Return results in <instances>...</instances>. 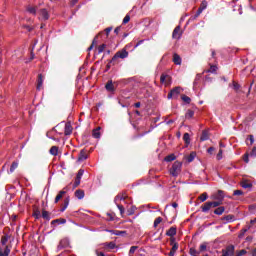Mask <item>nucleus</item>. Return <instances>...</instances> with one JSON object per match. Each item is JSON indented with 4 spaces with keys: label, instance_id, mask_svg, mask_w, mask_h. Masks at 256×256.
Wrapping results in <instances>:
<instances>
[{
    "label": "nucleus",
    "instance_id": "6e6552de",
    "mask_svg": "<svg viewBox=\"0 0 256 256\" xmlns=\"http://www.w3.org/2000/svg\"><path fill=\"white\" fill-rule=\"evenodd\" d=\"M106 91L113 93L115 91V86L113 85V80H109L105 85Z\"/></svg>",
    "mask_w": 256,
    "mask_h": 256
},
{
    "label": "nucleus",
    "instance_id": "603ef678",
    "mask_svg": "<svg viewBox=\"0 0 256 256\" xmlns=\"http://www.w3.org/2000/svg\"><path fill=\"white\" fill-rule=\"evenodd\" d=\"M224 221H228L229 223H231V221H233V216L228 215V216L224 217Z\"/></svg>",
    "mask_w": 256,
    "mask_h": 256
},
{
    "label": "nucleus",
    "instance_id": "6ab92c4d",
    "mask_svg": "<svg viewBox=\"0 0 256 256\" xmlns=\"http://www.w3.org/2000/svg\"><path fill=\"white\" fill-rule=\"evenodd\" d=\"M173 63L175 65H181V63H182L181 56H179L178 54H174L173 55Z\"/></svg>",
    "mask_w": 256,
    "mask_h": 256
},
{
    "label": "nucleus",
    "instance_id": "aec40b11",
    "mask_svg": "<svg viewBox=\"0 0 256 256\" xmlns=\"http://www.w3.org/2000/svg\"><path fill=\"white\" fill-rule=\"evenodd\" d=\"M50 154L54 155V157H57V155L59 154V148L57 146H52L50 148Z\"/></svg>",
    "mask_w": 256,
    "mask_h": 256
},
{
    "label": "nucleus",
    "instance_id": "37998d69",
    "mask_svg": "<svg viewBox=\"0 0 256 256\" xmlns=\"http://www.w3.org/2000/svg\"><path fill=\"white\" fill-rule=\"evenodd\" d=\"M105 44H102L98 47V54L101 55V53H103V51H105Z\"/></svg>",
    "mask_w": 256,
    "mask_h": 256
},
{
    "label": "nucleus",
    "instance_id": "338daca9",
    "mask_svg": "<svg viewBox=\"0 0 256 256\" xmlns=\"http://www.w3.org/2000/svg\"><path fill=\"white\" fill-rule=\"evenodd\" d=\"M176 253H177V252H175V251H173V250H170L168 256H175Z\"/></svg>",
    "mask_w": 256,
    "mask_h": 256
},
{
    "label": "nucleus",
    "instance_id": "8fccbe9b",
    "mask_svg": "<svg viewBox=\"0 0 256 256\" xmlns=\"http://www.w3.org/2000/svg\"><path fill=\"white\" fill-rule=\"evenodd\" d=\"M114 235L116 236L125 235V231L115 230Z\"/></svg>",
    "mask_w": 256,
    "mask_h": 256
},
{
    "label": "nucleus",
    "instance_id": "774afa93",
    "mask_svg": "<svg viewBox=\"0 0 256 256\" xmlns=\"http://www.w3.org/2000/svg\"><path fill=\"white\" fill-rule=\"evenodd\" d=\"M96 255H97V256H105V253L96 251Z\"/></svg>",
    "mask_w": 256,
    "mask_h": 256
},
{
    "label": "nucleus",
    "instance_id": "1a4fd4ad",
    "mask_svg": "<svg viewBox=\"0 0 256 256\" xmlns=\"http://www.w3.org/2000/svg\"><path fill=\"white\" fill-rule=\"evenodd\" d=\"M211 209H212L211 202H206L204 203V205L201 206L202 213H209Z\"/></svg>",
    "mask_w": 256,
    "mask_h": 256
},
{
    "label": "nucleus",
    "instance_id": "c03bdc74",
    "mask_svg": "<svg viewBox=\"0 0 256 256\" xmlns=\"http://www.w3.org/2000/svg\"><path fill=\"white\" fill-rule=\"evenodd\" d=\"M216 72H217V66L215 65L210 66L208 73H216Z\"/></svg>",
    "mask_w": 256,
    "mask_h": 256
},
{
    "label": "nucleus",
    "instance_id": "c85d7f7f",
    "mask_svg": "<svg viewBox=\"0 0 256 256\" xmlns=\"http://www.w3.org/2000/svg\"><path fill=\"white\" fill-rule=\"evenodd\" d=\"M42 217L43 219H46V221H49L51 219V216L49 215V212L46 210L42 211Z\"/></svg>",
    "mask_w": 256,
    "mask_h": 256
},
{
    "label": "nucleus",
    "instance_id": "f03ea898",
    "mask_svg": "<svg viewBox=\"0 0 256 256\" xmlns=\"http://www.w3.org/2000/svg\"><path fill=\"white\" fill-rule=\"evenodd\" d=\"M126 197L125 196H121V195H117L114 199V203H116L117 208L120 211V215H123V213H125V208L123 207V205L119 204V201H125Z\"/></svg>",
    "mask_w": 256,
    "mask_h": 256
},
{
    "label": "nucleus",
    "instance_id": "4d7b16f0",
    "mask_svg": "<svg viewBox=\"0 0 256 256\" xmlns=\"http://www.w3.org/2000/svg\"><path fill=\"white\" fill-rule=\"evenodd\" d=\"M69 201H70L69 197L64 199V207H66V208L69 207Z\"/></svg>",
    "mask_w": 256,
    "mask_h": 256
},
{
    "label": "nucleus",
    "instance_id": "4be33fe9",
    "mask_svg": "<svg viewBox=\"0 0 256 256\" xmlns=\"http://www.w3.org/2000/svg\"><path fill=\"white\" fill-rule=\"evenodd\" d=\"M200 141H209V132L203 131L200 137Z\"/></svg>",
    "mask_w": 256,
    "mask_h": 256
},
{
    "label": "nucleus",
    "instance_id": "2f4dec72",
    "mask_svg": "<svg viewBox=\"0 0 256 256\" xmlns=\"http://www.w3.org/2000/svg\"><path fill=\"white\" fill-rule=\"evenodd\" d=\"M189 253L191 256H199L200 252L197 251L195 248H190Z\"/></svg>",
    "mask_w": 256,
    "mask_h": 256
},
{
    "label": "nucleus",
    "instance_id": "c756f323",
    "mask_svg": "<svg viewBox=\"0 0 256 256\" xmlns=\"http://www.w3.org/2000/svg\"><path fill=\"white\" fill-rule=\"evenodd\" d=\"M175 159H176V157H175L174 154H170V155H168V156L165 157V161H166L167 163H169V162H171V161H175Z\"/></svg>",
    "mask_w": 256,
    "mask_h": 256
},
{
    "label": "nucleus",
    "instance_id": "a211bd4d",
    "mask_svg": "<svg viewBox=\"0 0 256 256\" xmlns=\"http://www.w3.org/2000/svg\"><path fill=\"white\" fill-rule=\"evenodd\" d=\"M69 240L68 239H62L58 245V249H64V247H68Z\"/></svg>",
    "mask_w": 256,
    "mask_h": 256
},
{
    "label": "nucleus",
    "instance_id": "09e8293b",
    "mask_svg": "<svg viewBox=\"0 0 256 256\" xmlns=\"http://www.w3.org/2000/svg\"><path fill=\"white\" fill-rule=\"evenodd\" d=\"M217 159H218V161H221V159H223V150H219V152L217 154Z\"/></svg>",
    "mask_w": 256,
    "mask_h": 256
},
{
    "label": "nucleus",
    "instance_id": "a878e982",
    "mask_svg": "<svg viewBox=\"0 0 256 256\" xmlns=\"http://www.w3.org/2000/svg\"><path fill=\"white\" fill-rule=\"evenodd\" d=\"M171 77H169V75L166 74H162L160 77V81L161 83H167L168 81H170Z\"/></svg>",
    "mask_w": 256,
    "mask_h": 256
},
{
    "label": "nucleus",
    "instance_id": "f8f14e48",
    "mask_svg": "<svg viewBox=\"0 0 256 256\" xmlns=\"http://www.w3.org/2000/svg\"><path fill=\"white\" fill-rule=\"evenodd\" d=\"M27 12L30 13L31 15H37V13H39V9L35 6H28Z\"/></svg>",
    "mask_w": 256,
    "mask_h": 256
},
{
    "label": "nucleus",
    "instance_id": "5701e85b",
    "mask_svg": "<svg viewBox=\"0 0 256 256\" xmlns=\"http://www.w3.org/2000/svg\"><path fill=\"white\" fill-rule=\"evenodd\" d=\"M9 239H11V236H9L8 234H5L4 236H2L1 238L2 245H7Z\"/></svg>",
    "mask_w": 256,
    "mask_h": 256
},
{
    "label": "nucleus",
    "instance_id": "6e6d98bb",
    "mask_svg": "<svg viewBox=\"0 0 256 256\" xmlns=\"http://www.w3.org/2000/svg\"><path fill=\"white\" fill-rule=\"evenodd\" d=\"M243 160L245 163H249V154H244Z\"/></svg>",
    "mask_w": 256,
    "mask_h": 256
},
{
    "label": "nucleus",
    "instance_id": "e2e57ef3",
    "mask_svg": "<svg viewBox=\"0 0 256 256\" xmlns=\"http://www.w3.org/2000/svg\"><path fill=\"white\" fill-rule=\"evenodd\" d=\"M214 151H215V148L210 147V148H208L207 153H209L211 155Z\"/></svg>",
    "mask_w": 256,
    "mask_h": 256
},
{
    "label": "nucleus",
    "instance_id": "0e129e2a",
    "mask_svg": "<svg viewBox=\"0 0 256 256\" xmlns=\"http://www.w3.org/2000/svg\"><path fill=\"white\" fill-rule=\"evenodd\" d=\"M199 79H201V74H197V75H196V78H195L194 84H196V83H197V81H199Z\"/></svg>",
    "mask_w": 256,
    "mask_h": 256
},
{
    "label": "nucleus",
    "instance_id": "7ed1b4c3",
    "mask_svg": "<svg viewBox=\"0 0 256 256\" xmlns=\"http://www.w3.org/2000/svg\"><path fill=\"white\" fill-rule=\"evenodd\" d=\"M181 94V87L173 88L170 93L168 94V99H177Z\"/></svg>",
    "mask_w": 256,
    "mask_h": 256
},
{
    "label": "nucleus",
    "instance_id": "39448f33",
    "mask_svg": "<svg viewBox=\"0 0 256 256\" xmlns=\"http://www.w3.org/2000/svg\"><path fill=\"white\" fill-rule=\"evenodd\" d=\"M39 21H47L49 19V11L47 9H40L38 11Z\"/></svg>",
    "mask_w": 256,
    "mask_h": 256
},
{
    "label": "nucleus",
    "instance_id": "412c9836",
    "mask_svg": "<svg viewBox=\"0 0 256 256\" xmlns=\"http://www.w3.org/2000/svg\"><path fill=\"white\" fill-rule=\"evenodd\" d=\"M75 197H77V199H83V197H85V192L83 190H76Z\"/></svg>",
    "mask_w": 256,
    "mask_h": 256
},
{
    "label": "nucleus",
    "instance_id": "4468645a",
    "mask_svg": "<svg viewBox=\"0 0 256 256\" xmlns=\"http://www.w3.org/2000/svg\"><path fill=\"white\" fill-rule=\"evenodd\" d=\"M170 245L172 246L171 250L177 252V249H179V244L175 241V238L170 239Z\"/></svg>",
    "mask_w": 256,
    "mask_h": 256
},
{
    "label": "nucleus",
    "instance_id": "f3484780",
    "mask_svg": "<svg viewBox=\"0 0 256 256\" xmlns=\"http://www.w3.org/2000/svg\"><path fill=\"white\" fill-rule=\"evenodd\" d=\"M101 128L98 127L96 129L93 130L92 132V137H94V139H100L101 137V132H100Z\"/></svg>",
    "mask_w": 256,
    "mask_h": 256
},
{
    "label": "nucleus",
    "instance_id": "3c124183",
    "mask_svg": "<svg viewBox=\"0 0 256 256\" xmlns=\"http://www.w3.org/2000/svg\"><path fill=\"white\" fill-rule=\"evenodd\" d=\"M135 209H136V207L132 206V207L128 210V215H134Z\"/></svg>",
    "mask_w": 256,
    "mask_h": 256
},
{
    "label": "nucleus",
    "instance_id": "ddd939ff",
    "mask_svg": "<svg viewBox=\"0 0 256 256\" xmlns=\"http://www.w3.org/2000/svg\"><path fill=\"white\" fill-rule=\"evenodd\" d=\"M86 159H87V153L85 152V150H81L78 157V162L83 163V161H85Z\"/></svg>",
    "mask_w": 256,
    "mask_h": 256
},
{
    "label": "nucleus",
    "instance_id": "b1692460",
    "mask_svg": "<svg viewBox=\"0 0 256 256\" xmlns=\"http://www.w3.org/2000/svg\"><path fill=\"white\" fill-rule=\"evenodd\" d=\"M222 213H225V207L220 206L214 210L215 215H221Z\"/></svg>",
    "mask_w": 256,
    "mask_h": 256
},
{
    "label": "nucleus",
    "instance_id": "680f3d73",
    "mask_svg": "<svg viewBox=\"0 0 256 256\" xmlns=\"http://www.w3.org/2000/svg\"><path fill=\"white\" fill-rule=\"evenodd\" d=\"M79 185H81V180L77 179L74 182V187H79Z\"/></svg>",
    "mask_w": 256,
    "mask_h": 256
},
{
    "label": "nucleus",
    "instance_id": "69168bd1",
    "mask_svg": "<svg viewBox=\"0 0 256 256\" xmlns=\"http://www.w3.org/2000/svg\"><path fill=\"white\" fill-rule=\"evenodd\" d=\"M247 253L246 250H241L239 253H238V256H243Z\"/></svg>",
    "mask_w": 256,
    "mask_h": 256
},
{
    "label": "nucleus",
    "instance_id": "864d4df0",
    "mask_svg": "<svg viewBox=\"0 0 256 256\" xmlns=\"http://www.w3.org/2000/svg\"><path fill=\"white\" fill-rule=\"evenodd\" d=\"M200 251H201V252L207 251V244H201V245H200Z\"/></svg>",
    "mask_w": 256,
    "mask_h": 256
},
{
    "label": "nucleus",
    "instance_id": "58836bf2",
    "mask_svg": "<svg viewBox=\"0 0 256 256\" xmlns=\"http://www.w3.org/2000/svg\"><path fill=\"white\" fill-rule=\"evenodd\" d=\"M163 221V218L157 217L154 221V227H158L159 224Z\"/></svg>",
    "mask_w": 256,
    "mask_h": 256
},
{
    "label": "nucleus",
    "instance_id": "a19ab883",
    "mask_svg": "<svg viewBox=\"0 0 256 256\" xmlns=\"http://www.w3.org/2000/svg\"><path fill=\"white\" fill-rule=\"evenodd\" d=\"M129 21H131V16H129V14H127L123 19V25H127V23H129Z\"/></svg>",
    "mask_w": 256,
    "mask_h": 256
},
{
    "label": "nucleus",
    "instance_id": "bf43d9fd",
    "mask_svg": "<svg viewBox=\"0 0 256 256\" xmlns=\"http://www.w3.org/2000/svg\"><path fill=\"white\" fill-rule=\"evenodd\" d=\"M111 31H113V27H108V28H106V29H105L106 35L108 36V35L111 33Z\"/></svg>",
    "mask_w": 256,
    "mask_h": 256
},
{
    "label": "nucleus",
    "instance_id": "c9c22d12",
    "mask_svg": "<svg viewBox=\"0 0 256 256\" xmlns=\"http://www.w3.org/2000/svg\"><path fill=\"white\" fill-rule=\"evenodd\" d=\"M199 199L202 203H205V200L209 199V196L207 195V193H203L199 196Z\"/></svg>",
    "mask_w": 256,
    "mask_h": 256
},
{
    "label": "nucleus",
    "instance_id": "79ce46f5",
    "mask_svg": "<svg viewBox=\"0 0 256 256\" xmlns=\"http://www.w3.org/2000/svg\"><path fill=\"white\" fill-rule=\"evenodd\" d=\"M210 205H211L212 209L215 207H219V205H221V201L210 202Z\"/></svg>",
    "mask_w": 256,
    "mask_h": 256
},
{
    "label": "nucleus",
    "instance_id": "5fc2aeb1",
    "mask_svg": "<svg viewBox=\"0 0 256 256\" xmlns=\"http://www.w3.org/2000/svg\"><path fill=\"white\" fill-rule=\"evenodd\" d=\"M233 195H235V196L243 195V191H241V190H235V191L233 192Z\"/></svg>",
    "mask_w": 256,
    "mask_h": 256
},
{
    "label": "nucleus",
    "instance_id": "423d86ee",
    "mask_svg": "<svg viewBox=\"0 0 256 256\" xmlns=\"http://www.w3.org/2000/svg\"><path fill=\"white\" fill-rule=\"evenodd\" d=\"M183 35V32H181V26H176L175 29L173 30V33H172V38L174 39H181Z\"/></svg>",
    "mask_w": 256,
    "mask_h": 256
},
{
    "label": "nucleus",
    "instance_id": "bb28decb",
    "mask_svg": "<svg viewBox=\"0 0 256 256\" xmlns=\"http://www.w3.org/2000/svg\"><path fill=\"white\" fill-rule=\"evenodd\" d=\"M41 87H43V75L39 74L37 89L40 90Z\"/></svg>",
    "mask_w": 256,
    "mask_h": 256
},
{
    "label": "nucleus",
    "instance_id": "f257e3e1",
    "mask_svg": "<svg viewBox=\"0 0 256 256\" xmlns=\"http://www.w3.org/2000/svg\"><path fill=\"white\" fill-rule=\"evenodd\" d=\"M181 167H183V163L179 161L174 162L170 170L171 175H173V177H177V175L181 173Z\"/></svg>",
    "mask_w": 256,
    "mask_h": 256
},
{
    "label": "nucleus",
    "instance_id": "ea45409f",
    "mask_svg": "<svg viewBox=\"0 0 256 256\" xmlns=\"http://www.w3.org/2000/svg\"><path fill=\"white\" fill-rule=\"evenodd\" d=\"M83 173H85V171L83 169H80L77 173L76 179L81 181V178L83 177Z\"/></svg>",
    "mask_w": 256,
    "mask_h": 256
},
{
    "label": "nucleus",
    "instance_id": "473e14b6",
    "mask_svg": "<svg viewBox=\"0 0 256 256\" xmlns=\"http://www.w3.org/2000/svg\"><path fill=\"white\" fill-rule=\"evenodd\" d=\"M200 11H205L207 9V1H202L200 7L198 8Z\"/></svg>",
    "mask_w": 256,
    "mask_h": 256
},
{
    "label": "nucleus",
    "instance_id": "9d476101",
    "mask_svg": "<svg viewBox=\"0 0 256 256\" xmlns=\"http://www.w3.org/2000/svg\"><path fill=\"white\" fill-rule=\"evenodd\" d=\"M167 237H172L171 239H174L175 235H177V228L176 227H171L169 230L166 232Z\"/></svg>",
    "mask_w": 256,
    "mask_h": 256
},
{
    "label": "nucleus",
    "instance_id": "393cba45",
    "mask_svg": "<svg viewBox=\"0 0 256 256\" xmlns=\"http://www.w3.org/2000/svg\"><path fill=\"white\" fill-rule=\"evenodd\" d=\"M195 157H197V153L191 152L190 155L187 156L188 163H192V161L195 160Z\"/></svg>",
    "mask_w": 256,
    "mask_h": 256
},
{
    "label": "nucleus",
    "instance_id": "052dcab7",
    "mask_svg": "<svg viewBox=\"0 0 256 256\" xmlns=\"http://www.w3.org/2000/svg\"><path fill=\"white\" fill-rule=\"evenodd\" d=\"M250 157H256V147H254L250 153Z\"/></svg>",
    "mask_w": 256,
    "mask_h": 256
},
{
    "label": "nucleus",
    "instance_id": "a18cd8bd",
    "mask_svg": "<svg viewBox=\"0 0 256 256\" xmlns=\"http://www.w3.org/2000/svg\"><path fill=\"white\" fill-rule=\"evenodd\" d=\"M97 37H98V36H96V37L93 39L92 45L88 48V51H92L93 47H95V44L97 43Z\"/></svg>",
    "mask_w": 256,
    "mask_h": 256
},
{
    "label": "nucleus",
    "instance_id": "7c9ffc66",
    "mask_svg": "<svg viewBox=\"0 0 256 256\" xmlns=\"http://www.w3.org/2000/svg\"><path fill=\"white\" fill-rule=\"evenodd\" d=\"M19 167V162H13L11 167H10V173H13L15 169Z\"/></svg>",
    "mask_w": 256,
    "mask_h": 256
},
{
    "label": "nucleus",
    "instance_id": "72a5a7b5",
    "mask_svg": "<svg viewBox=\"0 0 256 256\" xmlns=\"http://www.w3.org/2000/svg\"><path fill=\"white\" fill-rule=\"evenodd\" d=\"M193 115H195V112L193 110H188L185 117L186 119H192Z\"/></svg>",
    "mask_w": 256,
    "mask_h": 256
},
{
    "label": "nucleus",
    "instance_id": "2eb2a0df",
    "mask_svg": "<svg viewBox=\"0 0 256 256\" xmlns=\"http://www.w3.org/2000/svg\"><path fill=\"white\" fill-rule=\"evenodd\" d=\"M183 141L185 142L186 147H189V145H191V136L189 135V133L184 134Z\"/></svg>",
    "mask_w": 256,
    "mask_h": 256
},
{
    "label": "nucleus",
    "instance_id": "e433bc0d",
    "mask_svg": "<svg viewBox=\"0 0 256 256\" xmlns=\"http://www.w3.org/2000/svg\"><path fill=\"white\" fill-rule=\"evenodd\" d=\"M33 217H35V219H41V211L35 210L33 212Z\"/></svg>",
    "mask_w": 256,
    "mask_h": 256
},
{
    "label": "nucleus",
    "instance_id": "20e7f679",
    "mask_svg": "<svg viewBox=\"0 0 256 256\" xmlns=\"http://www.w3.org/2000/svg\"><path fill=\"white\" fill-rule=\"evenodd\" d=\"M127 57H129V52H127V50H122V51H119L117 52L111 62L115 61V59H127Z\"/></svg>",
    "mask_w": 256,
    "mask_h": 256
},
{
    "label": "nucleus",
    "instance_id": "f704fd0d",
    "mask_svg": "<svg viewBox=\"0 0 256 256\" xmlns=\"http://www.w3.org/2000/svg\"><path fill=\"white\" fill-rule=\"evenodd\" d=\"M181 99H182V101H184V103H187L188 105H189V103H191V98L189 96L182 95Z\"/></svg>",
    "mask_w": 256,
    "mask_h": 256
},
{
    "label": "nucleus",
    "instance_id": "13d9d810",
    "mask_svg": "<svg viewBox=\"0 0 256 256\" xmlns=\"http://www.w3.org/2000/svg\"><path fill=\"white\" fill-rule=\"evenodd\" d=\"M202 13H203V11L199 10V8H198L196 14L194 15V19H197V17H199V15H201Z\"/></svg>",
    "mask_w": 256,
    "mask_h": 256
},
{
    "label": "nucleus",
    "instance_id": "de8ad7c7",
    "mask_svg": "<svg viewBox=\"0 0 256 256\" xmlns=\"http://www.w3.org/2000/svg\"><path fill=\"white\" fill-rule=\"evenodd\" d=\"M233 89L234 91H239V89H241V86L238 83L233 82Z\"/></svg>",
    "mask_w": 256,
    "mask_h": 256
},
{
    "label": "nucleus",
    "instance_id": "49530a36",
    "mask_svg": "<svg viewBox=\"0 0 256 256\" xmlns=\"http://www.w3.org/2000/svg\"><path fill=\"white\" fill-rule=\"evenodd\" d=\"M138 247L137 246H132L129 250V255H133V253H135V251H137Z\"/></svg>",
    "mask_w": 256,
    "mask_h": 256
},
{
    "label": "nucleus",
    "instance_id": "4c0bfd02",
    "mask_svg": "<svg viewBox=\"0 0 256 256\" xmlns=\"http://www.w3.org/2000/svg\"><path fill=\"white\" fill-rule=\"evenodd\" d=\"M105 247H107L108 249H115L116 245L115 242H110V243H106L104 244Z\"/></svg>",
    "mask_w": 256,
    "mask_h": 256
},
{
    "label": "nucleus",
    "instance_id": "9b49d317",
    "mask_svg": "<svg viewBox=\"0 0 256 256\" xmlns=\"http://www.w3.org/2000/svg\"><path fill=\"white\" fill-rule=\"evenodd\" d=\"M72 133H73V127L71 126V123H66L65 129H64V135H71Z\"/></svg>",
    "mask_w": 256,
    "mask_h": 256
},
{
    "label": "nucleus",
    "instance_id": "0eeeda50",
    "mask_svg": "<svg viewBox=\"0 0 256 256\" xmlns=\"http://www.w3.org/2000/svg\"><path fill=\"white\" fill-rule=\"evenodd\" d=\"M68 191V188L65 187L62 191H60L58 193V195L56 196L54 203H59V201H61V199H63V195H65Z\"/></svg>",
    "mask_w": 256,
    "mask_h": 256
},
{
    "label": "nucleus",
    "instance_id": "cd10ccee",
    "mask_svg": "<svg viewBox=\"0 0 256 256\" xmlns=\"http://www.w3.org/2000/svg\"><path fill=\"white\" fill-rule=\"evenodd\" d=\"M241 187H243V189H251V187H253V184H251L250 182L244 181L242 182Z\"/></svg>",
    "mask_w": 256,
    "mask_h": 256
},
{
    "label": "nucleus",
    "instance_id": "dca6fc26",
    "mask_svg": "<svg viewBox=\"0 0 256 256\" xmlns=\"http://www.w3.org/2000/svg\"><path fill=\"white\" fill-rule=\"evenodd\" d=\"M11 253V249H9V246H5L4 249H0V256H9Z\"/></svg>",
    "mask_w": 256,
    "mask_h": 256
}]
</instances>
